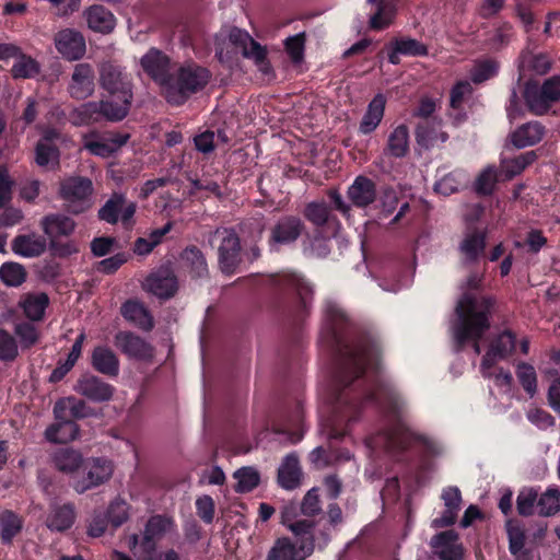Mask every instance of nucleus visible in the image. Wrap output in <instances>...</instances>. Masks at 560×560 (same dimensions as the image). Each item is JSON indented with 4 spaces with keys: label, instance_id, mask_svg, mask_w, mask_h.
Returning a JSON list of instances; mask_svg holds the SVG:
<instances>
[{
    "label": "nucleus",
    "instance_id": "f257e3e1",
    "mask_svg": "<svg viewBox=\"0 0 560 560\" xmlns=\"http://www.w3.org/2000/svg\"><path fill=\"white\" fill-rule=\"evenodd\" d=\"M325 319L329 327L323 332L327 343L336 348L339 353L338 374L336 388L329 397L334 408V416L322 422L320 434L327 439H338L342 433L337 427L349 419L348 411L343 407L348 406V400L340 393V388H346L355 378L364 372L365 365L376 359V349L369 342L349 345L343 340L337 330L339 323L347 320V315L340 305L335 301H327L325 304Z\"/></svg>",
    "mask_w": 560,
    "mask_h": 560
},
{
    "label": "nucleus",
    "instance_id": "f03ea898",
    "mask_svg": "<svg viewBox=\"0 0 560 560\" xmlns=\"http://www.w3.org/2000/svg\"><path fill=\"white\" fill-rule=\"evenodd\" d=\"M494 301L490 296H476L471 293H464L458 300L455 312L456 323L452 327L458 350L468 340H474V351L481 352L478 340L490 327V315Z\"/></svg>",
    "mask_w": 560,
    "mask_h": 560
},
{
    "label": "nucleus",
    "instance_id": "7ed1b4c3",
    "mask_svg": "<svg viewBox=\"0 0 560 560\" xmlns=\"http://www.w3.org/2000/svg\"><path fill=\"white\" fill-rule=\"evenodd\" d=\"M209 80L210 73L206 68L187 63L170 75L162 94L170 104L182 105L192 94L201 91Z\"/></svg>",
    "mask_w": 560,
    "mask_h": 560
},
{
    "label": "nucleus",
    "instance_id": "20e7f679",
    "mask_svg": "<svg viewBox=\"0 0 560 560\" xmlns=\"http://www.w3.org/2000/svg\"><path fill=\"white\" fill-rule=\"evenodd\" d=\"M523 96L528 109L535 115H544L560 101V75H553L539 84L528 81L525 84Z\"/></svg>",
    "mask_w": 560,
    "mask_h": 560
},
{
    "label": "nucleus",
    "instance_id": "39448f33",
    "mask_svg": "<svg viewBox=\"0 0 560 560\" xmlns=\"http://www.w3.org/2000/svg\"><path fill=\"white\" fill-rule=\"evenodd\" d=\"M93 183L83 176H69L60 182L59 196L67 209L79 214L92 207Z\"/></svg>",
    "mask_w": 560,
    "mask_h": 560
},
{
    "label": "nucleus",
    "instance_id": "423d86ee",
    "mask_svg": "<svg viewBox=\"0 0 560 560\" xmlns=\"http://www.w3.org/2000/svg\"><path fill=\"white\" fill-rule=\"evenodd\" d=\"M173 528L174 523L172 518L154 515L147 522L142 539L140 540L137 534H132L128 537L127 545L137 558L154 553L158 540L172 532Z\"/></svg>",
    "mask_w": 560,
    "mask_h": 560
},
{
    "label": "nucleus",
    "instance_id": "0eeeda50",
    "mask_svg": "<svg viewBox=\"0 0 560 560\" xmlns=\"http://www.w3.org/2000/svg\"><path fill=\"white\" fill-rule=\"evenodd\" d=\"M112 106L108 102H88L73 108L69 114V120L74 126H88L105 118L107 120H121L127 115V106H116L115 110H108Z\"/></svg>",
    "mask_w": 560,
    "mask_h": 560
},
{
    "label": "nucleus",
    "instance_id": "6e6552de",
    "mask_svg": "<svg viewBox=\"0 0 560 560\" xmlns=\"http://www.w3.org/2000/svg\"><path fill=\"white\" fill-rule=\"evenodd\" d=\"M228 39L235 49L241 50L244 58L253 60L264 75L271 78L272 68L267 60L266 47L257 43L247 32L237 27L229 32Z\"/></svg>",
    "mask_w": 560,
    "mask_h": 560
},
{
    "label": "nucleus",
    "instance_id": "1a4fd4ad",
    "mask_svg": "<svg viewBox=\"0 0 560 560\" xmlns=\"http://www.w3.org/2000/svg\"><path fill=\"white\" fill-rule=\"evenodd\" d=\"M113 475V465L102 458L83 459V465L71 481V486L78 493H83L106 482Z\"/></svg>",
    "mask_w": 560,
    "mask_h": 560
},
{
    "label": "nucleus",
    "instance_id": "9d476101",
    "mask_svg": "<svg viewBox=\"0 0 560 560\" xmlns=\"http://www.w3.org/2000/svg\"><path fill=\"white\" fill-rule=\"evenodd\" d=\"M384 440V444L392 451H399L406 448L411 442L418 441L422 443L425 450L432 455H439L443 452L442 445L434 439L424 434H418L412 432L405 424H398L389 432L381 436Z\"/></svg>",
    "mask_w": 560,
    "mask_h": 560
},
{
    "label": "nucleus",
    "instance_id": "9b49d317",
    "mask_svg": "<svg viewBox=\"0 0 560 560\" xmlns=\"http://www.w3.org/2000/svg\"><path fill=\"white\" fill-rule=\"evenodd\" d=\"M214 237L220 240L218 247V261L222 272L232 275L241 262V242L237 234L231 229H218Z\"/></svg>",
    "mask_w": 560,
    "mask_h": 560
},
{
    "label": "nucleus",
    "instance_id": "f8f14e48",
    "mask_svg": "<svg viewBox=\"0 0 560 560\" xmlns=\"http://www.w3.org/2000/svg\"><path fill=\"white\" fill-rule=\"evenodd\" d=\"M129 139L126 133H100L91 131L82 136L83 149L100 158H109Z\"/></svg>",
    "mask_w": 560,
    "mask_h": 560
},
{
    "label": "nucleus",
    "instance_id": "ddd939ff",
    "mask_svg": "<svg viewBox=\"0 0 560 560\" xmlns=\"http://www.w3.org/2000/svg\"><path fill=\"white\" fill-rule=\"evenodd\" d=\"M100 81L103 89L112 95H118L121 98V105L127 106V112L132 98L130 81L121 69L112 63H105L101 68Z\"/></svg>",
    "mask_w": 560,
    "mask_h": 560
},
{
    "label": "nucleus",
    "instance_id": "4468645a",
    "mask_svg": "<svg viewBox=\"0 0 560 560\" xmlns=\"http://www.w3.org/2000/svg\"><path fill=\"white\" fill-rule=\"evenodd\" d=\"M137 206L127 200L125 195L115 192L98 210V218L109 224H116L119 220L124 224H129L135 215Z\"/></svg>",
    "mask_w": 560,
    "mask_h": 560
},
{
    "label": "nucleus",
    "instance_id": "2eb2a0df",
    "mask_svg": "<svg viewBox=\"0 0 560 560\" xmlns=\"http://www.w3.org/2000/svg\"><path fill=\"white\" fill-rule=\"evenodd\" d=\"M515 340V336L511 331H503L491 342L480 364V371L483 377L490 378L491 369L495 362L505 359L513 352Z\"/></svg>",
    "mask_w": 560,
    "mask_h": 560
},
{
    "label": "nucleus",
    "instance_id": "dca6fc26",
    "mask_svg": "<svg viewBox=\"0 0 560 560\" xmlns=\"http://www.w3.org/2000/svg\"><path fill=\"white\" fill-rule=\"evenodd\" d=\"M305 230L303 221L296 215L281 217L270 230V245H289L299 240Z\"/></svg>",
    "mask_w": 560,
    "mask_h": 560
},
{
    "label": "nucleus",
    "instance_id": "f3484780",
    "mask_svg": "<svg viewBox=\"0 0 560 560\" xmlns=\"http://www.w3.org/2000/svg\"><path fill=\"white\" fill-rule=\"evenodd\" d=\"M57 51L67 60H79L86 51L83 35L71 28L59 31L54 38Z\"/></svg>",
    "mask_w": 560,
    "mask_h": 560
},
{
    "label": "nucleus",
    "instance_id": "a211bd4d",
    "mask_svg": "<svg viewBox=\"0 0 560 560\" xmlns=\"http://www.w3.org/2000/svg\"><path fill=\"white\" fill-rule=\"evenodd\" d=\"M142 70L156 82L163 91L170 78V59L156 48H151L140 59Z\"/></svg>",
    "mask_w": 560,
    "mask_h": 560
},
{
    "label": "nucleus",
    "instance_id": "6ab92c4d",
    "mask_svg": "<svg viewBox=\"0 0 560 560\" xmlns=\"http://www.w3.org/2000/svg\"><path fill=\"white\" fill-rule=\"evenodd\" d=\"M94 70L89 63H78L73 68L68 91L71 97L75 100H84L94 92Z\"/></svg>",
    "mask_w": 560,
    "mask_h": 560
},
{
    "label": "nucleus",
    "instance_id": "aec40b11",
    "mask_svg": "<svg viewBox=\"0 0 560 560\" xmlns=\"http://www.w3.org/2000/svg\"><path fill=\"white\" fill-rule=\"evenodd\" d=\"M143 288L159 299L166 300L176 293L178 289V282L172 270L162 268L151 273L145 279Z\"/></svg>",
    "mask_w": 560,
    "mask_h": 560
},
{
    "label": "nucleus",
    "instance_id": "412c9836",
    "mask_svg": "<svg viewBox=\"0 0 560 560\" xmlns=\"http://www.w3.org/2000/svg\"><path fill=\"white\" fill-rule=\"evenodd\" d=\"M314 550V539L308 538L296 548L288 538L278 539L266 560H305Z\"/></svg>",
    "mask_w": 560,
    "mask_h": 560
},
{
    "label": "nucleus",
    "instance_id": "4be33fe9",
    "mask_svg": "<svg viewBox=\"0 0 560 560\" xmlns=\"http://www.w3.org/2000/svg\"><path fill=\"white\" fill-rule=\"evenodd\" d=\"M74 390L95 402L108 401L114 394V387L95 375L86 374L81 376Z\"/></svg>",
    "mask_w": 560,
    "mask_h": 560
},
{
    "label": "nucleus",
    "instance_id": "5701e85b",
    "mask_svg": "<svg viewBox=\"0 0 560 560\" xmlns=\"http://www.w3.org/2000/svg\"><path fill=\"white\" fill-rule=\"evenodd\" d=\"M431 547L441 560H462L463 558V547L458 535L454 530L435 535L431 539Z\"/></svg>",
    "mask_w": 560,
    "mask_h": 560
},
{
    "label": "nucleus",
    "instance_id": "b1692460",
    "mask_svg": "<svg viewBox=\"0 0 560 560\" xmlns=\"http://www.w3.org/2000/svg\"><path fill=\"white\" fill-rule=\"evenodd\" d=\"M12 252L23 258H36L47 249V241L37 233L19 234L11 242Z\"/></svg>",
    "mask_w": 560,
    "mask_h": 560
},
{
    "label": "nucleus",
    "instance_id": "393cba45",
    "mask_svg": "<svg viewBox=\"0 0 560 560\" xmlns=\"http://www.w3.org/2000/svg\"><path fill=\"white\" fill-rule=\"evenodd\" d=\"M486 248V232L469 231L465 233L459 243L458 250L462 257V264L465 266L475 265L483 255Z\"/></svg>",
    "mask_w": 560,
    "mask_h": 560
},
{
    "label": "nucleus",
    "instance_id": "a878e982",
    "mask_svg": "<svg viewBox=\"0 0 560 560\" xmlns=\"http://www.w3.org/2000/svg\"><path fill=\"white\" fill-rule=\"evenodd\" d=\"M116 345L128 357L145 360L153 355L152 347L141 337L132 332H119L116 335Z\"/></svg>",
    "mask_w": 560,
    "mask_h": 560
},
{
    "label": "nucleus",
    "instance_id": "bb28decb",
    "mask_svg": "<svg viewBox=\"0 0 560 560\" xmlns=\"http://www.w3.org/2000/svg\"><path fill=\"white\" fill-rule=\"evenodd\" d=\"M51 463L58 471L69 475L72 481L83 465V457L77 450L60 448L51 455Z\"/></svg>",
    "mask_w": 560,
    "mask_h": 560
},
{
    "label": "nucleus",
    "instance_id": "cd10ccee",
    "mask_svg": "<svg viewBox=\"0 0 560 560\" xmlns=\"http://www.w3.org/2000/svg\"><path fill=\"white\" fill-rule=\"evenodd\" d=\"M302 471L295 453L288 454L278 469V482L287 490H293L301 483Z\"/></svg>",
    "mask_w": 560,
    "mask_h": 560
},
{
    "label": "nucleus",
    "instance_id": "c85d7f7f",
    "mask_svg": "<svg viewBox=\"0 0 560 560\" xmlns=\"http://www.w3.org/2000/svg\"><path fill=\"white\" fill-rule=\"evenodd\" d=\"M348 197L357 207H366L376 199V187L372 179L358 176L348 189Z\"/></svg>",
    "mask_w": 560,
    "mask_h": 560
},
{
    "label": "nucleus",
    "instance_id": "c756f323",
    "mask_svg": "<svg viewBox=\"0 0 560 560\" xmlns=\"http://www.w3.org/2000/svg\"><path fill=\"white\" fill-rule=\"evenodd\" d=\"M545 136V127L538 121L522 125L510 136L512 144L517 149L535 145Z\"/></svg>",
    "mask_w": 560,
    "mask_h": 560
},
{
    "label": "nucleus",
    "instance_id": "7c9ffc66",
    "mask_svg": "<svg viewBox=\"0 0 560 560\" xmlns=\"http://www.w3.org/2000/svg\"><path fill=\"white\" fill-rule=\"evenodd\" d=\"M40 228L50 241L60 236H69L75 228L74 221L63 214H49L40 220Z\"/></svg>",
    "mask_w": 560,
    "mask_h": 560
},
{
    "label": "nucleus",
    "instance_id": "2f4dec72",
    "mask_svg": "<svg viewBox=\"0 0 560 560\" xmlns=\"http://www.w3.org/2000/svg\"><path fill=\"white\" fill-rule=\"evenodd\" d=\"M55 419H65L69 417L81 419L92 415V409L85 401L75 397H65L59 399L54 407Z\"/></svg>",
    "mask_w": 560,
    "mask_h": 560
},
{
    "label": "nucleus",
    "instance_id": "473e14b6",
    "mask_svg": "<svg viewBox=\"0 0 560 560\" xmlns=\"http://www.w3.org/2000/svg\"><path fill=\"white\" fill-rule=\"evenodd\" d=\"M49 304V298L44 292L26 293L22 295L19 306L24 315L33 322H39L44 317L46 307Z\"/></svg>",
    "mask_w": 560,
    "mask_h": 560
},
{
    "label": "nucleus",
    "instance_id": "72a5a7b5",
    "mask_svg": "<svg viewBox=\"0 0 560 560\" xmlns=\"http://www.w3.org/2000/svg\"><path fill=\"white\" fill-rule=\"evenodd\" d=\"M79 427L68 418L56 419L45 431V438L51 443H69L77 439Z\"/></svg>",
    "mask_w": 560,
    "mask_h": 560
},
{
    "label": "nucleus",
    "instance_id": "f704fd0d",
    "mask_svg": "<svg viewBox=\"0 0 560 560\" xmlns=\"http://www.w3.org/2000/svg\"><path fill=\"white\" fill-rule=\"evenodd\" d=\"M418 143L425 148H433L444 143L448 136L442 130L441 122L427 120L420 124L416 131Z\"/></svg>",
    "mask_w": 560,
    "mask_h": 560
},
{
    "label": "nucleus",
    "instance_id": "c9c22d12",
    "mask_svg": "<svg viewBox=\"0 0 560 560\" xmlns=\"http://www.w3.org/2000/svg\"><path fill=\"white\" fill-rule=\"evenodd\" d=\"M89 27L95 32L109 33L115 27V16L102 5H92L84 11Z\"/></svg>",
    "mask_w": 560,
    "mask_h": 560
},
{
    "label": "nucleus",
    "instance_id": "e433bc0d",
    "mask_svg": "<svg viewBox=\"0 0 560 560\" xmlns=\"http://www.w3.org/2000/svg\"><path fill=\"white\" fill-rule=\"evenodd\" d=\"M121 314L125 319L143 330L148 331L153 328V318L150 312L139 301L130 300L124 303Z\"/></svg>",
    "mask_w": 560,
    "mask_h": 560
},
{
    "label": "nucleus",
    "instance_id": "4c0bfd02",
    "mask_svg": "<svg viewBox=\"0 0 560 560\" xmlns=\"http://www.w3.org/2000/svg\"><path fill=\"white\" fill-rule=\"evenodd\" d=\"M92 365L102 374L116 376L119 372L117 355L107 347H96L92 352Z\"/></svg>",
    "mask_w": 560,
    "mask_h": 560
},
{
    "label": "nucleus",
    "instance_id": "58836bf2",
    "mask_svg": "<svg viewBox=\"0 0 560 560\" xmlns=\"http://www.w3.org/2000/svg\"><path fill=\"white\" fill-rule=\"evenodd\" d=\"M386 100L382 94H377L369 104L366 113L364 114L360 131L364 135L374 131L384 116Z\"/></svg>",
    "mask_w": 560,
    "mask_h": 560
},
{
    "label": "nucleus",
    "instance_id": "ea45409f",
    "mask_svg": "<svg viewBox=\"0 0 560 560\" xmlns=\"http://www.w3.org/2000/svg\"><path fill=\"white\" fill-rule=\"evenodd\" d=\"M506 535L509 539V550L515 560H524L526 552L524 551L526 535L523 526L513 520H509L505 524Z\"/></svg>",
    "mask_w": 560,
    "mask_h": 560
},
{
    "label": "nucleus",
    "instance_id": "a19ab883",
    "mask_svg": "<svg viewBox=\"0 0 560 560\" xmlns=\"http://www.w3.org/2000/svg\"><path fill=\"white\" fill-rule=\"evenodd\" d=\"M35 162L45 170L52 171L59 167L60 151L55 143L38 141L35 147Z\"/></svg>",
    "mask_w": 560,
    "mask_h": 560
},
{
    "label": "nucleus",
    "instance_id": "79ce46f5",
    "mask_svg": "<svg viewBox=\"0 0 560 560\" xmlns=\"http://www.w3.org/2000/svg\"><path fill=\"white\" fill-rule=\"evenodd\" d=\"M282 282L294 290L300 298L301 303L304 307H307L308 303L313 298V287L312 284L304 279L301 275L296 272H284L282 275Z\"/></svg>",
    "mask_w": 560,
    "mask_h": 560
},
{
    "label": "nucleus",
    "instance_id": "37998d69",
    "mask_svg": "<svg viewBox=\"0 0 560 560\" xmlns=\"http://www.w3.org/2000/svg\"><path fill=\"white\" fill-rule=\"evenodd\" d=\"M537 159L535 151H527L512 159H505L501 163V171L508 179L520 175L528 165Z\"/></svg>",
    "mask_w": 560,
    "mask_h": 560
},
{
    "label": "nucleus",
    "instance_id": "c03bdc74",
    "mask_svg": "<svg viewBox=\"0 0 560 560\" xmlns=\"http://www.w3.org/2000/svg\"><path fill=\"white\" fill-rule=\"evenodd\" d=\"M468 183V175L463 171H454L443 176L434 185L436 192L448 196L465 187Z\"/></svg>",
    "mask_w": 560,
    "mask_h": 560
},
{
    "label": "nucleus",
    "instance_id": "a18cd8bd",
    "mask_svg": "<svg viewBox=\"0 0 560 560\" xmlns=\"http://www.w3.org/2000/svg\"><path fill=\"white\" fill-rule=\"evenodd\" d=\"M538 513L541 516H553L560 512V489L550 486L538 495L537 501Z\"/></svg>",
    "mask_w": 560,
    "mask_h": 560
},
{
    "label": "nucleus",
    "instance_id": "49530a36",
    "mask_svg": "<svg viewBox=\"0 0 560 560\" xmlns=\"http://www.w3.org/2000/svg\"><path fill=\"white\" fill-rule=\"evenodd\" d=\"M409 150V133L405 125L397 126L388 137L387 151L395 158H402Z\"/></svg>",
    "mask_w": 560,
    "mask_h": 560
},
{
    "label": "nucleus",
    "instance_id": "de8ad7c7",
    "mask_svg": "<svg viewBox=\"0 0 560 560\" xmlns=\"http://www.w3.org/2000/svg\"><path fill=\"white\" fill-rule=\"evenodd\" d=\"M27 272L23 265L8 261L0 266V280L7 287H20L26 280Z\"/></svg>",
    "mask_w": 560,
    "mask_h": 560
},
{
    "label": "nucleus",
    "instance_id": "09e8293b",
    "mask_svg": "<svg viewBox=\"0 0 560 560\" xmlns=\"http://www.w3.org/2000/svg\"><path fill=\"white\" fill-rule=\"evenodd\" d=\"M73 520L74 511L71 505L56 506L47 518V525L50 529L61 532L68 529Z\"/></svg>",
    "mask_w": 560,
    "mask_h": 560
},
{
    "label": "nucleus",
    "instance_id": "8fccbe9b",
    "mask_svg": "<svg viewBox=\"0 0 560 560\" xmlns=\"http://www.w3.org/2000/svg\"><path fill=\"white\" fill-rule=\"evenodd\" d=\"M233 477L237 481L235 491L238 493L250 492L259 485L260 481L258 470L253 467H242L233 474Z\"/></svg>",
    "mask_w": 560,
    "mask_h": 560
},
{
    "label": "nucleus",
    "instance_id": "3c124183",
    "mask_svg": "<svg viewBox=\"0 0 560 560\" xmlns=\"http://www.w3.org/2000/svg\"><path fill=\"white\" fill-rule=\"evenodd\" d=\"M396 4L394 2L380 1L377 11L370 19V26L373 30H384L388 27L396 15Z\"/></svg>",
    "mask_w": 560,
    "mask_h": 560
},
{
    "label": "nucleus",
    "instance_id": "603ef678",
    "mask_svg": "<svg viewBox=\"0 0 560 560\" xmlns=\"http://www.w3.org/2000/svg\"><path fill=\"white\" fill-rule=\"evenodd\" d=\"M182 259L190 267L194 277H203L207 275L208 267L206 258L196 246L187 247L182 254Z\"/></svg>",
    "mask_w": 560,
    "mask_h": 560
},
{
    "label": "nucleus",
    "instance_id": "864d4df0",
    "mask_svg": "<svg viewBox=\"0 0 560 560\" xmlns=\"http://www.w3.org/2000/svg\"><path fill=\"white\" fill-rule=\"evenodd\" d=\"M1 540L4 544L11 542L22 528V520L10 511L0 513Z\"/></svg>",
    "mask_w": 560,
    "mask_h": 560
},
{
    "label": "nucleus",
    "instance_id": "5fc2aeb1",
    "mask_svg": "<svg viewBox=\"0 0 560 560\" xmlns=\"http://www.w3.org/2000/svg\"><path fill=\"white\" fill-rule=\"evenodd\" d=\"M516 376L529 397H534L537 393V374L534 366L525 362L518 363Z\"/></svg>",
    "mask_w": 560,
    "mask_h": 560
},
{
    "label": "nucleus",
    "instance_id": "6e6d98bb",
    "mask_svg": "<svg viewBox=\"0 0 560 560\" xmlns=\"http://www.w3.org/2000/svg\"><path fill=\"white\" fill-rule=\"evenodd\" d=\"M499 70V65L495 60L483 59L475 62L470 70V78L475 83H482L490 78L494 77Z\"/></svg>",
    "mask_w": 560,
    "mask_h": 560
},
{
    "label": "nucleus",
    "instance_id": "4d7b16f0",
    "mask_svg": "<svg viewBox=\"0 0 560 560\" xmlns=\"http://www.w3.org/2000/svg\"><path fill=\"white\" fill-rule=\"evenodd\" d=\"M538 501V491L534 488H523L516 498V509L520 515L530 516L534 514Z\"/></svg>",
    "mask_w": 560,
    "mask_h": 560
},
{
    "label": "nucleus",
    "instance_id": "13d9d810",
    "mask_svg": "<svg viewBox=\"0 0 560 560\" xmlns=\"http://www.w3.org/2000/svg\"><path fill=\"white\" fill-rule=\"evenodd\" d=\"M304 217L314 225L323 226L327 223L329 218V207L326 202L313 201L306 205L304 209Z\"/></svg>",
    "mask_w": 560,
    "mask_h": 560
},
{
    "label": "nucleus",
    "instance_id": "bf43d9fd",
    "mask_svg": "<svg viewBox=\"0 0 560 560\" xmlns=\"http://www.w3.org/2000/svg\"><path fill=\"white\" fill-rule=\"evenodd\" d=\"M14 58L16 59L12 67V74L14 78H32L38 73V63L32 57L26 56L21 51V55Z\"/></svg>",
    "mask_w": 560,
    "mask_h": 560
},
{
    "label": "nucleus",
    "instance_id": "052dcab7",
    "mask_svg": "<svg viewBox=\"0 0 560 560\" xmlns=\"http://www.w3.org/2000/svg\"><path fill=\"white\" fill-rule=\"evenodd\" d=\"M14 334L19 338L22 349H28L39 340L37 328L31 323H18L14 327Z\"/></svg>",
    "mask_w": 560,
    "mask_h": 560
},
{
    "label": "nucleus",
    "instance_id": "680f3d73",
    "mask_svg": "<svg viewBox=\"0 0 560 560\" xmlns=\"http://www.w3.org/2000/svg\"><path fill=\"white\" fill-rule=\"evenodd\" d=\"M19 355V346L14 337L3 328H0V360L12 362Z\"/></svg>",
    "mask_w": 560,
    "mask_h": 560
},
{
    "label": "nucleus",
    "instance_id": "e2e57ef3",
    "mask_svg": "<svg viewBox=\"0 0 560 560\" xmlns=\"http://www.w3.org/2000/svg\"><path fill=\"white\" fill-rule=\"evenodd\" d=\"M330 252L327 238L317 235L308 238L303 244V253L307 257L312 258H324Z\"/></svg>",
    "mask_w": 560,
    "mask_h": 560
},
{
    "label": "nucleus",
    "instance_id": "0e129e2a",
    "mask_svg": "<svg viewBox=\"0 0 560 560\" xmlns=\"http://www.w3.org/2000/svg\"><path fill=\"white\" fill-rule=\"evenodd\" d=\"M522 67L529 68L538 74H545L550 70L551 63L545 55L524 54L521 57Z\"/></svg>",
    "mask_w": 560,
    "mask_h": 560
},
{
    "label": "nucleus",
    "instance_id": "69168bd1",
    "mask_svg": "<svg viewBox=\"0 0 560 560\" xmlns=\"http://www.w3.org/2000/svg\"><path fill=\"white\" fill-rule=\"evenodd\" d=\"M395 46L398 52L408 56H425L428 54L427 47L413 38H400L395 40Z\"/></svg>",
    "mask_w": 560,
    "mask_h": 560
},
{
    "label": "nucleus",
    "instance_id": "338daca9",
    "mask_svg": "<svg viewBox=\"0 0 560 560\" xmlns=\"http://www.w3.org/2000/svg\"><path fill=\"white\" fill-rule=\"evenodd\" d=\"M129 517V505L122 500L114 501L108 509V518L110 523L118 527Z\"/></svg>",
    "mask_w": 560,
    "mask_h": 560
},
{
    "label": "nucleus",
    "instance_id": "774afa93",
    "mask_svg": "<svg viewBox=\"0 0 560 560\" xmlns=\"http://www.w3.org/2000/svg\"><path fill=\"white\" fill-rule=\"evenodd\" d=\"M196 509L199 517L206 522L211 523L214 517V502L211 497L202 495L196 500Z\"/></svg>",
    "mask_w": 560,
    "mask_h": 560
}]
</instances>
